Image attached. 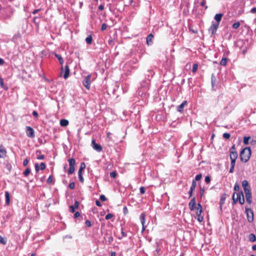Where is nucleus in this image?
I'll list each match as a JSON object with an SVG mask.
<instances>
[{"label": "nucleus", "mask_w": 256, "mask_h": 256, "mask_svg": "<svg viewBox=\"0 0 256 256\" xmlns=\"http://www.w3.org/2000/svg\"><path fill=\"white\" fill-rule=\"evenodd\" d=\"M86 168V164L84 162H82L80 164V169L84 170Z\"/></svg>", "instance_id": "6e6d98bb"}, {"label": "nucleus", "mask_w": 256, "mask_h": 256, "mask_svg": "<svg viewBox=\"0 0 256 256\" xmlns=\"http://www.w3.org/2000/svg\"><path fill=\"white\" fill-rule=\"evenodd\" d=\"M26 136L30 138H34L35 136L34 131V129L29 126H26Z\"/></svg>", "instance_id": "0eeeda50"}, {"label": "nucleus", "mask_w": 256, "mask_h": 256, "mask_svg": "<svg viewBox=\"0 0 256 256\" xmlns=\"http://www.w3.org/2000/svg\"><path fill=\"white\" fill-rule=\"evenodd\" d=\"M65 72L64 75V78L65 80L67 79L70 75V68L68 65L65 66Z\"/></svg>", "instance_id": "6ab92c4d"}, {"label": "nucleus", "mask_w": 256, "mask_h": 256, "mask_svg": "<svg viewBox=\"0 0 256 256\" xmlns=\"http://www.w3.org/2000/svg\"><path fill=\"white\" fill-rule=\"evenodd\" d=\"M145 217H146V214L144 213H142L140 215V222L142 226V230H144L146 228V227L144 226L145 220H146Z\"/></svg>", "instance_id": "4468645a"}, {"label": "nucleus", "mask_w": 256, "mask_h": 256, "mask_svg": "<svg viewBox=\"0 0 256 256\" xmlns=\"http://www.w3.org/2000/svg\"><path fill=\"white\" fill-rule=\"evenodd\" d=\"M230 136V135L229 133H224L223 134V138L226 139H229Z\"/></svg>", "instance_id": "49530a36"}, {"label": "nucleus", "mask_w": 256, "mask_h": 256, "mask_svg": "<svg viewBox=\"0 0 256 256\" xmlns=\"http://www.w3.org/2000/svg\"><path fill=\"white\" fill-rule=\"evenodd\" d=\"M222 16L223 14L220 13L216 14L215 15L214 20L216 21V24H220V22L221 21Z\"/></svg>", "instance_id": "aec40b11"}, {"label": "nucleus", "mask_w": 256, "mask_h": 256, "mask_svg": "<svg viewBox=\"0 0 256 256\" xmlns=\"http://www.w3.org/2000/svg\"><path fill=\"white\" fill-rule=\"evenodd\" d=\"M238 156V152H231V153H230V159L236 160Z\"/></svg>", "instance_id": "5701e85b"}, {"label": "nucleus", "mask_w": 256, "mask_h": 256, "mask_svg": "<svg viewBox=\"0 0 256 256\" xmlns=\"http://www.w3.org/2000/svg\"><path fill=\"white\" fill-rule=\"evenodd\" d=\"M100 200H102V202H105V201H106L107 200V198H106L105 196L104 195V194H102V195L100 196Z\"/></svg>", "instance_id": "c03bdc74"}, {"label": "nucleus", "mask_w": 256, "mask_h": 256, "mask_svg": "<svg viewBox=\"0 0 256 256\" xmlns=\"http://www.w3.org/2000/svg\"><path fill=\"white\" fill-rule=\"evenodd\" d=\"M32 115L36 118H38V113L36 110L32 112Z\"/></svg>", "instance_id": "69168bd1"}, {"label": "nucleus", "mask_w": 256, "mask_h": 256, "mask_svg": "<svg viewBox=\"0 0 256 256\" xmlns=\"http://www.w3.org/2000/svg\"><path fill=\"white\" fill-rule=\"evenodd\" d=\"M216 78L214 76V74H212L211 76V83H212V88H214L216 85Z\"/></svg>", "instance_id": "b1692460"}, {"label": "nucleus", "mask_w": 256, "mask_h": 256, "mask_svg": "<svg viewBox=\"0 0 256 256\" xmlns=\"http://www.w3.org/2000/svg\"><path fill=\"white\" fill-rule=\"evenodd\" d=\"M6 156V150L2 146H0V158H4Z\"/></svg>", "instance_id": "a211bd4d"}, {"label": "nucleus", "mask_w": 256, "mask_h": 256, "mask_svg": "<svg viewBox=\"0 0 256 256\" xmlns=\"http://www.w3.org/2000/svg\"><path fill=\"white\" fill-rule=\"evenodd\" d=\"M226 198V194H224L220 197V210H222V208L223 205L224 204L225 200Z\"/></svg>", "instance_id": "f8f14e48"}, {"label": "nucleus", "mask_w": 256, "mask_h": 256, "mask_svg": "<svg viewBox=\"0 0 256 256\" xmlns=\"http://www.w3.org/2000/svg\"><path fill=\"white\" fill-rule=\"evenodd\" d=\"M54 56L58 59L60 64L62 65V68H61V73H62V71L63 70L62 64H64V61L63 60L62 58V56L60 54H55Z\"/></svg>", "instance_id": "f3484780"}, {"label": "nucleus", "mask_w": 256, "mask_h": 256, "mask_svg": "<svg viewBox=\"0 0 256 256\" xmlns=\"http://www.w3.org/2000/svg\"><path fill=\"white\" fill-rule=\"evenodd\" d=\"M202 206L200 203H198L197 204L196 210V216H198L197 220L200 222H201L204 220L203 216H201V214H202Z\"/></svg>", "instance_id": "7ed1b4c3"}, {"label": "nucleus", "mask_w": 256, "mask_h": 256, "mask_svg": "<svg viewBox=\"0 0 256 256\" xmlns=\"http://www.w3.org/2000/svg\"><path fill=\"white\" fill-rule=\"evenodd\" d=\"M232 204H236L238 202L240 204H242L244 202V196L242 190H240L238 192H234L232 196Z\"/></svg>", "instance_id": "f03ea898"}, {"label": "nucleus", "mask_w": 256, "mask_h": 256, "mask_svg": "<svg viewBox=\"0 0 256 256\" xmlns=\"http://www.w3.org/2000/svg\"><path fill=\"white\" fill-rule=\"evenodd\" d=\"M91 146L94 150L98 152L102 150V146L100 144H96L94 139L92 140Z\"/></svg>", "instance_id": "6e6552de"}, {"label": "nucleus", "mask_w": 256, "mask_h": 256, "mask_svg": "<svg viewBox=\"0 0 256 256\" xmlns=\"http://www.w3.org/2000/svg\"><path fill=\"white\" fill-rule=\"evenodd\" d=\"M251 139L250 136H244V144H249V140Z\"/></svg>", "instance_id": "c85d7f7f"}, {"label": "nucleus", "mask_w": 256, "mask_h": 256, "mask_svg": "<svg viewBox=\"0 0 256 256\" xmlns=\"http://www.w3.org/2000/svg\"><path fill=\"white\" fill-rule=\"evenodd\" d=\"M79 206V202L78 200L74 202V207L75 208H78Z\"/></svg>", "instance_id": "bf43d9fd"}, {"label": "nucleus", "mask_w": 256, "mask_h": 256, "mask_svg": "<svg viewBox=\"0 0 256 256\" xmlns=\"http://www.w3.org/2000/svg\"><path fill=\"white\" fill-rule=\"evenodd\" d=\"M246 200L248 203L251 204L252 202V196L251 191L245 192Z\"/></svg>", "instance_id": "ddd939ff"}, {"label": "nucleus", "mask_w": 256, "mask_h": 256, "mask_svg": "<svg viewBox=\"0 0 256 256\" xmlns=\"http://www.w3.org/2000/svg\"><path fill=\"white\" fill-rule=\"evenodd\" d=\"M202 178V174H197L196 176L194 179L193 180H195V182H196V181L200 180Z\"/></svg>", "instance_id": "c9c22d12"}, {"label": "nucleus", "mask_w": 256, "mask_h": 256, "mask_svg": "<svg viewBox=\"0 0 256 256\" xmlns=\"http://www.w3.org/2000/svg\"><path fill=\"white\" fill-rule=\"evenodd\" d=\"M5 196H6V203L7 205H9L10 203V196L8 192H5Z\"/></svg>", "instance_id": "4be33fe9"}, {"label": "nucleus", "mask_w": 256, "mask_h": 256, "mask_svg": "<svg viewBox=\"0 0 256 256\" xmlns=\"http://www.w3.org/2000/svg\"><path fill=\"white\" fill-rule=\"evenodd\" d=\"M0 86L2 88H4V90H8V86L4 84V80L0 76Z\"/></svg>", "instance_id": "412c9836"}, {"label": "nucleus", "mask_w": 256, "mask_h": 256, "mask_svg": "<svg viewBox=\"0 0 256 256\" xmlns=\"http://www.w3.org/2000/svg\"><path fill=\"white\" fill-rule=\"evenodd\" d=\"M246 213L248 222H252L254 220V212L252 210L246 207Z\"/></svg>", "instance_id": "423d86ee"}, {"label": "nucleus", "mask_w": 256, "mask_h": 256, "mask_svg": "<svg viewBox=\"0 0 256 256\" xmlns=\"http://www.w3.org/2000/svg\"><path fill=\"white\" fill-rule=\"evenodd\" d=\"M96 204L98 206L100 207L102 206V204L98 200H96Z\"/></svg>", "instance_id": "774afa93"}, {"label": "nucleus", "mask_w": 256, "mask_h": 256, "mask_svg": "<svg viewBox=\"0 0 256 256\" xmlns=\"http://www.w3.org/2000/svg\"><path fill=\"white\" fill-rule=\"evenodd\" d=\"M240 26V22H234L233 24H232V28H234V29H237L238 28V27Z\"/></svg>", "instance_id": "f704fd0d"}, {"label": "nucleus", "mask_w": 256, "mask_h": 256, "mask_svg": "<svg viewBox=\"0 0 256 256\" xmlns=\"http://www.w3.org/2000/svg\"><path fill=\"white\" fill-rule=\"evenodd\" d=\"M231 152H236L235 144H233L230 148V152L231 153Z\"/></svg>", "instance_id": "13d9d810"}, {"label": "nucleus", "mask_w": 256, "mask_h": 256, "mask_svg": "<svg viewBox=\"0 0 256 256\" xmlns=\"http://www.w3.org/2000/svg\"><path fill=\"white\" fill-rule=\"evenodd\" d=\"M198 65L197 64H193L192 69V72H194V73L196 72L198 70Z\"/></svg>", "instance_id": "58836bf2"}, {"label": "nucleus", "mask_w": 256, "mask_h": 256, "mask_svg": "<svg viewBox=\"0 0 256 256\" xmlns=\"http://www.w3.org/2000/svg\"><path fill=\"white\" fill-rule=\"evenodd\" d=\"M78 178L80 182L83 183L84 182V178L82 176V174L78 175Z\"/></svg>", "instance_id": "8fccbe9b"}, {"label": "nucleus", "mask_w": 256, "mask_h": 256, "mask_svg": "<svg viewBox=\"0 0 256 256\" xmlns=\"http://www.w3.org/2000/svg\"><path fill=\"white\" fill-rule=\"evenodd\" d=\"M204 188H200V197L202 198V196H204Z\"/></svg>", "instance_id": "3c124183"}, {"label": "nucleus", "mask_w": 256, "mask_h": 256, "mask_svg": "<svg viewBox=\"0 0 256 256\" xmlns=\"http://www.w3.org/2000/svg\"><path fill=\"white\" fill-rule=\"evenodd\" d=\"M47 183L48 184H54V178L52 176H50L48 180H47Z\"/></svg>", "instance_id": "2f4dec72"}, {"label": "nucleus", "mask_w": 256, "mask_h": 256, "mask_svg": "<svg viewBox=\"0 0 256 256\" xmlns=\"http://www.w3.org/2000/svg\"><path fill=\"white\" fill-rule=\"evenodd\" d=\"M196 186V182H195V180L192 181V186L190 188V189L194 190Z\"/></svg>", "instance_id": "e433bc0d"}, {"label": "nucleus", "mask_w": 256, "mask_h": 256, "mask_svg": "<svg viewBox=\"0 0 256 256\" xmlns=\"http://www.w3.org/2000/svg\"><path fill=\"white\" fill-rule=\"evenodd\" d=\"M242 186L244 188V192L251 191L250 186L246 180H244L242 182Z\"/></svg>", "instance_id": "9b49d317"}, {"label": "nucleus", "mask_w": 256, "mask_h": 256, "mask_svg": "<svg viewBox=\"0 0 256 256\" xmlns=\"http://www.w3.org/2000/svg\"><path fill=\"white\" fill-rule=\"evenodd\" d=\"M218 26V24L212 22L211 26L208 28L209 32H210L212 34H214L216 32Z\"/></svg>", "instance_id": "1a4fd4ad"}, {"label": "nucleus", "mask_w": 256, "mask_h": 256, "mask_svg": "<svg viewBox=\"0 0 256 256\" xmlns=\"http://www.w3.org/2000/svg\"><path fill=\"white\" fill-rule=\"evenodd\" d=\"M121 236L118 237V239H122L123 237L126 236V234L124 232V229L123 228H121Z\"/></svg>", "instance_id": "7c9ffc66"}, {"label": "nucleus", "mask_w": 256, "mask_h": 256, "mask_svg": "<svg viewBox=\"0 0 256 256\" xmlns=\"http://www.w3.org/2000/svg\"><path fill=\"white\" fill-rule=\"evenodd\" d=\"M228 58H224L222 59L220 62V64L222 66H225L227 64Z\"/></svg>", "instance_id": "cd10ccee"}, {"label": "nucleus", "mask_w": 256, "mask_h": 256, "mask_svg": "<svg viewBox=\"0 0 256 256\" xmlns=\"http://www.w3.org/2000/svg\"><path fill=\"white\" fill-rule=\"evenodd\" d=\"M85 224L86 226L88 228L92 226L91 222L88 220H86V221L85 222Z\"/></svg>", "instance_id": "09e8293b"}, {"label": "nucleus", "mask_w": 256, "mask_h": 256, "mask_svg": "<svg viewBox=\"0 0 256 256\" xmlns=\"http://www.w3.org/2000/svg\"><path fill=\"white\" fill-rule=\"evenodd\" d=\"M251 150L250 147H246L243 148L240 152V159L242 162H247L251 156Z\"/></svg>", "instance_id": "f257e3e1"}, {"label": "nucleus", "mask_w": 256, "mask_h": 256, "mask_svg": "<svg viewBox=\"0 0 256 256\" xmlns=\"http://www.w3.org/2000/svg\"><path fill=\"white\" fill-rule=\"evenodd\" d=\"M196 205V198L193 197L188 204L189 208L190 211H194L195 210V208H196L195 206Z\"/></svg>", "instance_id": "9d476101"}, {"label": "nucleus", "mask_w": 256, "mask_h": 256, "mask_svg": "<svg viewBox=\"0 0 256 256\" xmlns=\"http://www.w3.org/2000/svg\"><path fill=\"white\" fill-rule=\"evenodd\" d=\"M230 166H235L236 160L230 159Z\"/></svg>", "instance_id": "052dcab7"}, {"label": "nucleus", "mask_w": 256, "mask_h": 256, "mask_svg": "<svg viewBox=\"0 0 256 256\" xmlns=\"http://www.w3.org/2000/svg\"><path fill=\"white\" fill-rule=\"evenodd\" d=\"M211 179L210 177L208 176H207L205 178V182L206 184H209L210 182Z\"/></svg>", "instance_id": "de8ad7c7"}, {"label": "nucleus", "mask_w": 256, "mask_h": 256, "mask_svg": "<svg viewBox=\"0 0 256 256\" xmlns=\"http://www.w3.org/2000/svg\"><path fill=\"white\" fill-rule=\"evenodd\" d=\"M106 28H107V24H103L101 26V30L102 31H104V30H106Z\"/></svg>", "instance_id": "864d4df0"}, {"label": "nucleus", "mask_w": 256, "mask_h": 256, "mask_svg": "<svg viewBox=\"0 0 256 256\" xmlns=\"http://www.w3.org/2000/svg\"><path fill=\"white\" fill-rule=\"evenodd\" d=\"M40 169L44 170L46 168V165L44 162H41L40 164Z\"/></svg>", "instance_id": "5fc2aeb1"}, {"label": "nucleus", "mask_w": 256, "mask_h": 256, "mask_svg": "<svg viewBox=\"0 0 256 256\" xmlns=\"http://www.w3.org/2000/svg\"><path fill=\"white\" fill-rule=\"evenodd\" d=\"M234 191H238V192H240L239 191V190H240V186H239V184H238V183H236L235 184H234Z\"/></svg>", "instance_id": "37998d69"}, {"label": "nucleus", "mask_w": 256, "mask_h": 256, "mask_svg": "<svg viewBox=\"0 0 256 256\" xmlns=\"http://www.w3.org/2000/svg\"><path fill=\"white\" fill-rule=\"evenodd\" d=\"M110 176L112 178H116L117 176V173L116 172L114 171L110 173Z\"/></svg>", "instance_id": "a19ab883"}, {"label": "nucleus", "mask_w": 256, "mask_h": 256, "mask_svg": "<svg viewBox=\"0 0 256 256\" xmlns=\"http://www.w3.org/2000/svg\"><path fill=\"white\" fill-rule=\"evenodd\" d=\"M70 168L68 170V174H72L75 170L74 165L76 164L75 160L74 158H70L68 160Z\"/></svg>", "instance_id": "20e7f679"}, {"label": "nucleus", "mask_w": 256, "mask_h": 256, "mask_svg": "<svg viewBox=\"0 0 256 256\" xmlns=\"http://www.w3.org/2000/svg\"><path fill=\"white\" fill-rule=\"evenodd\" d=\"M248 240L250 242H254L256 240V236L254 234H250L248 236Z\"/></svg>", "instance_id": "a878e982"}, {"label": "nucleus", "mask_w": 256, "mask_h": 256, "mask_svg": "<svg viewBox=\"0 0 256 256\" xmlns=\"http://www.w3.org/2000/svg\"><path fill=\"white\" fill-rule=\"evenodd\" d=\"M188 104L187 101L184 100V101L180 105L178 106H177L176 110L178 112H182L184 108V106Z\"/></svg>", "instance_id": "2eb2a0df"}, {"label": "nucleus", "mask_w": 256, "mask_h": 256, "mask_svg": "<svg viewBox=\"0 0 256 256\" xmlns=\"http://www.w3.org/2000/svg\"><path fill=\"white\" fill-rule=\"evenodd\" d=\"M40 21V18L36 16L34 18L33 22L36 25H38L39 24Z\"/></svg>", "instance_id": "72a5a7b5"}, {"label": "nucleus", "mask_w": 256, "mask_h": 256, "mask_svg": "<svg viewBox=\"0 0 256 256\" xmlns=\"http://www.w3.org/2000/svg\"><path fill=\"white\" fill-rule=\"evenodd\" d=\"M60 124L62 126H66L68 124V121L66 119H62L60 120Z\"/></svg>", "instance_id": "393cba45"}, {"label": "nucleus", "mask_w": 256, "mask_h": 256, "mask_svg": "<svg viewBox=\"0 0 256 256\" xmlns=\"http://www.w3.org/2000/svg\"><path fill=\"white\" fill-rule=\"evenodd\" d=\"M0 243L2 244H6V240L0 235Z\"/></svg>", "instance_id": "4c0bfd02"}, {"label": "nucleus", "mask_w": 256, "mask_h": 256, "mask_svg": "<svg viewBox=\"0 0 256 256\" xmlns=\"http://www.w3.org/2000/svg\"><path fill=\"white\" fill-rule=\"evenodd\" d=\"M123 212L125 215L128 213V209L126 208V206H124V208H123Z\"/></svg>", "instance_id": "e2e57ef3"}, {"label": "nucleus", "mask_w": 256, "mask_h": 256, "mask_svg": "<svg viewBox=\"0 0 256 256\" xmlns=\"http://www.w3.org/2000/svg\"><path fill=\"white\" fill-rule=\"evenodd\" d=\"M140 191L141 194H144L145 193V188L143 186L140 187Z\"/></svg>", "instance_id": "4d7b16f0"}, {"label": "nucleus", "mask_w": 256, "mask_h": 256, "mask_svg": "<svg viewBox=\"0 0 256 256\" xmlns=\"http://www.w3.org/2000/svg\"><path fill=\"white\" fill-rule=\"evenodd\" d=\"M34 167H35L36 171V172H38L39 171V170H40L38 164V163H36L35 164Z\"/></svg>", "instance_id": "0e129e2a"}, {"label": "nucleus", "mask_w": 256, "mask_h": 256, "mask_svg": "<svg viewBox=\"0 0 256 256\" xmlns=\"http://www.w3.org/2000/svg\"><path fill=\"white\" fill-rule=\"evenodd\" d=\"M6 168L10 172L12 168V166L11 164H10L8 162H7L6 163Z\"/></svg>", "instance_id": "473e14b6"}, {"label": "nucleus", "mask_w": 256, "mask_h": 256, "mask_svg": "<svg viewBox=\"0 0 256 256\" xmlns=\"http://www.w3.org/2000/svg\"><path fill=\"white\" fill-rule=\"evenodd\" d=\"M68 186L72 190L74 189V188H75V184H74V182H70L69 185H68Z\"/></svg>", "instance_id": "a18cd8bd"}, {"label": "nucleus", "mask_w": 256, "mask_h": 256, "mask_svg": "<svg viewBox=\"0 0 256 256\" xmlns=\"http://www.w3.org/2000/svg\"><path fill=\"white\" fill-rule=\"evenodd\" d=\"M90 78L91 75L88 74L85 76L82 80V84L87 90H90Z\"/></svg>", "instance_id": "39448f33"}, {"label": "nucleus", "mask_w": 256, "mask_h": 256, "mask_svg": "<svg viewBox=\"0 0 256 256\" xmlns=\"http://www.w3.org/2000/svg\"><path fill=\"white\" fill-rule=\"evenodd\" d=\"M113 216L112 214L109 213L106 216L105 218L106 220H108L112 218Z\"/></svg>", "instance_id": "79ce46f5"}, {"label": "nucleus", "mask_w": 256, "mask_h": 256, "mask_svg": "<svg viewBox=\"0 0 256 256\" xmlns=\"http://www.w3.org/2000/svg\"><path fill=\"white\" fill-rule=\"evenodd\" d=\"M28 160L27 158H26L23 162V166H26L28 165Z\"/></svg>", "instance_id": "680f3d73"}, {"label": "nucleus", "mask_w": 256, "mask_h": 256, "mask_svg": "<svg viewBox=\"0 0 256 256\" xmlns=\"http://www.w3.org/2000/svg\"><path fill=\"white\" fill-rule=\"evenodd\" d=\"M30 168H26V170H24V172L23 174L25 176H28V175L30 174Z\"/></svg>", "instance_id": "c756f323"}, {"label": "nucleus", "mask_w": 256, "mask_h": 256, "mask_svg": "<svg viewBox=\"0 0 256 256\" xmlns=\"http://www.w3.org/2000/svg\"><path fill=\"white\" fill-rule=\"evenodd\" d=\"M69 209H70L69 210L70 212L72 213L74 212L75 211V208H74V206L72 205L70 206Z\"/></svg>", "instance_id": "603ef678"}, {"label": "nucleus", "mask_w": 256, "mask_h": 256, "mask_svg": "<svg viewBox=\"0 0 256 256\" xmlns=\"http://www.w3.org/2000/svg\"><path fill=\"white\" fill-rule=\"evenodd\" d=\"M92 35L88 36L86 38V42L88 44H90L92 43Z\"/></svg>", "instance_id": "bb28decb"}, {"label": "nucleus", "mask_w": 256, "mask_h": 256, "mask_svg": "<svg viewBox=\"0 0 256 256\" xmlns=\"http://www.w3.org/2000/svg\"><path fill=\"white\" fill-rule=\"evenodd\" d=\"M206 3V0H202V1L201 2L200 4L202 6H204L205 10H206L208 8V7L207 6H205Z\"/></svg>", "instance_id": "ea45409f"}, {"label": "nucleus", "mask_w": 256, "mask_h": 256, "mask_svg": "<svg viewBox=\"0 0 256 256\" xmlns=\"http://www.w3.org/2000/svg\"><path fill=\"white\" fill-rule=\"evenodd\" d=\"M250 12L252 14H256V7L252 8L250 10Z\"/></svg>", "instance_id": "338daca9"}, {"label": "nucleus", "mask_w": 256, "mask_h": 256, "mask_svg": "<svg viewBox=\"0 0 256 256\" xmlns=\"http://www.w3.org/2000/svg\"><path fill=\"white\" fill-rule=\"evenodd\" d=\"M154 38V35L152 34H149L146 38V44L150 46L152 44V39Z\"/></svg>", "instance_id": "dca6fc26"}]
</instances>
